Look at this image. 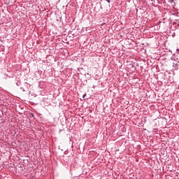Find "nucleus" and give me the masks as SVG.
Wrapping results in <instances>:
<instances>
[{
  "label": "nucleus",
  "instance_id": "2",
  "mask_svg": "<svg viewBox=\"0 0 179 179\" xmlns=\"http://www.w3.org/2000/svg\"><path fill=\"white\" fill-rule=\"evenodd\" d=\"M108 3H110V0H106Z\"/></svg>",
  "mask_w": 179,
  "mask_h": 179
},
{
  "label": "nucleus",
  "instance_id": "1",
  "mask_svg": "<svg viewBox=\"0 0 179 179\" xmlns=\"http://www.w3.org/2000/svg\"><path fill=\"white\" fill-rule=\"evenodd\" d=\"M83 99H85V97H86V94H84V95L83 96Z\"/></svg>",
  "mask_w": 179,
  "mask_h": 179
},
{
  "label": "nucleus",
  "instance_id": "3",
  "mask_svg": "<svg viewBox=\"0 0 179 179\" xmlns=\"http://www.w3.org/2000/svg\"><path fill=\"white\" fill-rule=\"evenodd\" d=\"M177 51H179V49H177Z\"/></svg>",
  "mask_w": 179,
  "mask_h": 179
}]
</instances>
